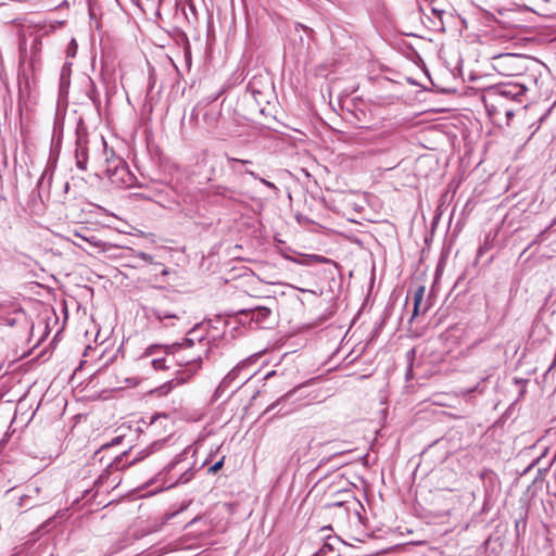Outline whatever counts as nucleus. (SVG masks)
Listing matches in <instances>:
<instances>
[{
    "label": "nucleus",
    "instance_id": "9d476101",
    "mask_svg": "<svg viewBox=\"0 0 556 556\" xmlns=\"http://www.w3.org/2000/svg\"><path fill=\"white\" fill-rule=\"evenodd\" d=\"M194 471L192 467L189 466L188 468L182 469L177 478L174 479V476L170 477L169 486L187 483L192 479Z\"/></svg>",
    "mask_w": 556,
    "mask_h": 556
},
{
    "label": "nucleus",
    "instance_id": "f257e3e1",
    "mask_svg": "<svg viewBox=\"0 0 556 556\" xmlns=\"http://www.w3.org/2000/svg\"><path fill=\"white\" fill-rule=\"evenodd\" d=\"M205 336V331L200 325H197L187 333V337L180 343H175L167 348L168 350L190 349L193 348L197 342L201 345V351L194 353L191 357H182L179 361V365L185 366L186 369L177 378L178 383L185 382L201 368L202 356L203 354H207L206 344H203Z\"/></svg>",
    "mask_w": 556,
    "mask_h": 556
},
{
    "label": "nucleus",
    "instance_id": "ddd939ff",
    "mask_svg": "<svg viewBox=\"0 0 556 556\" xmlns=\"http://www.w3.org/2000/svg\"><path fill=\"white\" fill-rule=\"evenodd\" d=\"M162 445L161 442H154L152 443L150 446H148L147 448L144 450H141L140 452H138L137 456L135 457L134 462L132 463H136L138 460H141L143 459L144 457H147L148 455H150L151 453H153L154 451H156L157 448H160Z\"/></svg>",
    "mask_w": 556,
    "mask_h": 556
},
{
    "label": "nucleus",
    "instance_id": "4468645a",
    "mask_svg": "<svg viewBox=\"0 0 556 556\" xmlns=\"http://www.w3.org/2000/svg\"><path fill=\"white\" fill-rule=\"evenodd\" d=\"M379 138H381L384 141V143H386L384 150L386 151L390 150L395 144L394 139H393V131L392 130H384V131H382L379 135Z\"/></svg>",
    "mask_w": 556,
    "mask_h": 556
},
{
    "label": "nucleus",
    "instance_id": "5701e85b",
    "mask_svg": "<svg viewBox=\"0 0 556 556\" xmlns=\"http://www.w3.org/2000/svg\"><path fill=\"white\" fill-rule=\"evenodd\" d=\"M137 257H139L140 260H142L147 263H152V260H153V257L150 254L144 253V252H139L137 254Z\"/></svg>",
    "mask_w": 556,
    "mask_h": 556
},
{
    "label": "nucleus",
    "instance_id": "393cba45",
    "mask_svg": "<svg viewBox=\"0 0 556 556\" xmlns=\"http://www.w3.org/2000/svg\"><path fill=\"white\" fill-rule=\"evenodd\" d=\"M348 504H349V502H333V503L329 504V507H341V506H344Z\"/></svg>",
    "mask_w": 556,
    "mask_h": 556
},
{
    "label": "nucleus",
    "instance_id": "2eb2a0df",
    "mask_svg": "<svg viewBox=\"0 0 556 556\" xmlns=\"http://www.w3.org/2000/svg\"><path fill=\"white\" fill-rule=\"evenodd\" d=\"M46 178H48V184L50 185L51 179H52V169H51V167L49 165H47L46 168L43 169V172H42V174H41V176H40V178L38 180L37 186L41 187L42 184H43V180Z\"/></svg>",
    "mask_w": 556,
    "mask_h": 556
},
{
    "label": "nucleus",
    "instance_id": "f8f14e48",
    "mask_svg": "<svg viewBox=\"0 0 556 556\" xmlns=\"http://www.w3.org/2000/svg\"><path fill=\"white\" fill-rule=\"evenodd\" d=\"M187 452L184 451L182 453L175 456V458L164 468V471L166 475H172V472L176 469L178 465H180L186 459Z\"/></svg>",
    "mask_w": 556,
    "mask_h": 556
},
{
    "label": "nucleus",
    "instance_id": "bb28decb",
    "mask_svg": "<svg viewBox=\"0 0 556 556\" xmlns=\"http://www.w3.org/2000/svg\"><path fill=\"white\" fill-rule=\"evenodd\" d=\"M156 349H157V346H153V345H152V346H149V348L147 349L146 354H147V355H151V354L154 352V350H156Z\"/></svg>",
    "mask_w": 556,
    "mask_h": 556
},
{
    "label": "nucleus",
    "instance_id": "b1692460",
    "mask_svg": "<svg viewBox=\"0 0 556 556\" xmlns=\"http://www.w3.org/2000/svg\"><path fill=\"white\" fill-rule=\"evenodd\" d=\"M514 381H515L516 384L521 386V390L519 392V396H522L525 394V392H526V388H525L526 380L515 379Z\"/></svg>",
    "mask_w": 556,
    "mask_h": 556
},
{
    "label": "nucleus",
    "instance_id": "f3484780",
    "mask_svg": "<svg viewBox=\"0 0 556 556\" xmlns=\"http://www.w3.org/2000/svg\"><path fill=\"white\" fill-rule=\"evenodd\" d=\"M245 173L249 174L250 176H252L255 179H260V181L262 184H264L266 187H268V188H270L273 190H277V187L275 186V184H273V182H270V181H268V180H266L264 178H260L257 176V174H255L254 172L247 169Z\"/></svg>",
    "mask_w": 556,
    "mask_h": 556
},
{
    "label": "nucleus",
    "instance_id": "423d86ee",
    "mask_svg": "<svg viewBox=\"0 0 556 556\" xmlns=\"http://www.w3.org/2000/svg\"><path fill=\"white\" fill-rule=\"evenodd\" d=\"M240 323L248 321L256 327L264 328L271 315V309L266 306H256L253 308L241 309L238 312Z\"/></svg>",
    "mask_w": 556,
    "mask_h": 556
},
{
    "label": "nucleus",
    "instance_id": "9b49d317",
    "mask_svg": "<svg viewBox=\"0 0 556 556\" xmlns=\"http://www.w3.org/2000/svg\"><path fill=\"white\" fill-rule=\"evenodd\" d=\"M214 194L230 201H238L236 191L225 186H216L214 188Z\"/></svg>",
    "mask_w": 556,
    "mask_h": 556
},
{
    "label": "nucleus",
    "instance_id": "6ab92c4d",
    "mask_svg": "<svg viewBox=\"0 0 556 556\" xmlns=\"http://www.w3.org/2000/svg\"><path fill=\"white\" fill-rule=\"evenodd\" d=\"M300 388H295L289 392H287L283 396H281L278 401H276L275 403H273L269 407H268V410H271L274 409L276 406L279 405L280 402L291 397Z\"/></svg>",
    "mask_w": 556,
    "mask_h": 556
},
{
    "label": "nucleus",
    "instance_id": "39448f33",
    "mask_svg": "<svg viewBox=\"0 0 556 556\" xmlns=\"http://www.w3.org/2000/svg\"><path fill=\"white\" fill-rule=\"evenodd\" d=\"M186 315V311L179 305H169L168 302L163 301L157 303L154 306L146 308V316L152 320H156L159 323L168 326L169 324L165 323L166 320L180 319Z\"/></svg>",
    "mask_w": 556,
    "mask_h": 556
},
{
    "label": "nucleus",
    "instance_id": "6e6552de",
    "mask_svg": "<svg viewBox=\"0 0 556 556\" xmlns=\"http://www.w3.org/2000/svg\"><path fill=\"white\" fill-rule=\"evenodd\" d=\"M425 292H426L425 286H418L414 291V296H413L414 311H413L410 321L419 315H425L428 312V309L430 308L431 304H430L429 300L425 299Z\"/></svg>",
    "mask_w": 556,
    "mask_h": 556
},
{
    "label": "nucleus",
    "instance_id": "20e7f679",
    "mask_svg": "<svg viewBox=\"0 0 556 556\" xmlns=\"http://www.w3.org/2000/svg\"><path fill=\"white\" fill-rule=\"evenodd\" d=\"M250 364L249 359H244L240 362L236 367H233L220 381L218 387L214 392V399L217 400L223 396V394L231 387L233 390L231 393L236 392L239 388H241L244 383H247L251 375L243 374L244 368Z\"/></svg>",
    "mask_w": 556,
    "mask_h": 556
},
{
    "label": "nucleus",
    "instance_id": "1a4fd4ad",
    "mask_svg": "<svg viewBox=\"0 0 556 556\" xmlns=\"http://www.w3.org/2000/svg\"><path fill=\"white\" fill-rule=\"evenodd\" d=\"M38 493H39V488H37V486L28 489V492L23 494L20 497V501L17 503L18 506L29 509V508H33V507L39 505L41 502L39 500H36V496L38 495Z\"/></svg>",
    "mask_w": 556,
    "mask_h": 556
},
{
    "label": "nucleus",
    "instance_id": "a878e982",
    "mask_svg": "<svg viewBox=\"0 0 556 556\" xmlns=\"http://www.w3.org/2000/svg\"><path fill=\"white\" fill-rule=\"evenodd\" d=\"M475 391H479V392H481V390H479V386H476V387H473V388L468 389L465 393H466V394H470V393H472V392H475Z\"/></svg>",
    "mask_w": 556,
    "mask_h": 556
},
{
    "label": "nucleus",
    "instance_id": "dca6fc26",
    "mask_svg": "<svg viewBox=\"0 0 556 556\" xmlns=\"http://www.w3.org/2000/svg\"><path fill=\"white\" fill-rule=\"evenodd\" d=\"M227 162H228L229 167L232 170H237V166H236L237 164H250L251 163V161H249V160H240V159L231 157L228 155H227Z\"/></svg>",
    "mask_w": 556,
    "mask_h": 556
},
{
    "label": "nucleus",
    "instance_id": "4be33fe9",
    "mask_svg": "<svg viewBox=\"0 0 556 556\" xmlns=\"http://www.w3.org/2000/svg\"><path fill=\"white\" fill-rule=\"evenodd\" d=\"M177 514H178V511L170 513V514H166V515L164 516V520H163V522H162L160 526L155 527V528L153 529V531H157V530H160V528H161V527H162V526H163L167 520L172 519V518H173V517H175Z\"/></svg>",
    "mask_w": 556,
    "mask_h": 556
},
{
    "label": "nucleus",
    "instance_id": "0eeeda50",
    "mask_svg": "<svg viewBox=\"0 0 556 556\" xmlns=\"http://www.w3.org/2000/svg\"><path fill=\"white\" fill-rule=\"evenodd\" d=\"M89 143L90 141L88 139L86 130L77 129L75 160L77 168L83 172L87 170Z\"/></svg>",
    "mask_w": 556,
    "mask_h": 556
},
{
    "label": "nucleus",
    "instance_id": "a211bd4d",
    "mask_svg": "<svg viewBox=\"0 0 556 556\" xmlns=\"http://www.w3.org/2000/svg\"><path fill=\"white\" fill-rule=\"evenodd\" d=\"M151 365L155 370H164L167 368L165 358H154L152 359Z\"/></svg>",
    "mask_w": 556,
    "mask_h": 556
},
{
    "label": "nucleus",
    "instance_id": "c85d7f7f",
    "mask_svg": "<svg viewBox=\"0 0 556 556\" xmlns=\"http://www.w3.org/2000/svg\"><path fill=\"white\" fill-rule=\"evenodd\" d=\"M506 115H507V116H510V115H511V112H510V111H506Z\"/></svg>",
    "mask_w": 556,
    "mask_h": 556
},
{
    "label": "nucleus",
    "instance_id": "f03ea898",
    "mask_svg": "<svg viewBox=\"0 0 556 556\" xmlns=\"http://www.w3.org/2000/svg\"><path fill=\"white\" fill-rule=\"evenodd\" d=\"M102 147L103 153L105 154V162L108 163V167L105 169L106 176L112 181V184L119 186H131L132 176L127 168V165L118 157H114V152L111 151V156H109L106 141L103 137L96 142Z\"/></svg>",
    "mask_w": 556,
    "mask_h": 556
},
{
    "label": "nucleus",
    "instance_id": "cd10ccee",
    "mask_svg": "<svg viewBox=\"0 0 556 556\" xmlns=\"http://www.w3.org/2000/svg\"><path fill=\"white\" fill-rule=\"evenodd\" d=\"M198 520V518H193L187 526L186 528L190 527L191 525H193L195 521Z\"/></svg>",
    "mask_w": 556,
    "mask_h": 556
},
{
    "label": "nucleus",
    "instance_id": "412c9836",
    "mask_svg": "<svg viewBox=\"0 0 556 556\" xmlns=\"http://www.w3.org/2000/svg\"><path fill=\"white\" fill-rule=\"evenodd\" d=\"M172 384H173V381H170L169 383H165V384L161 386V387L157 389V392H159L161 395H166V394L172 390Z\"/></svg>",
    "mask_w": 556,
    "mask_h": 556
},
{
    "label": "nucleus",
    "instance_id": "7ed1b4c3",
    "mask_svg": "<svg viewBox=\"0 0 556 556\" xmlns=\"http://www.w3.org/2000/svg\"><path fill=\"white\" fill-rule=\"evenodd\" d=\"M526 88L516 84H504L489 88L483 96V102L489 112L494 110L496 104H502V100L520 101L525 94Z\"/></svg>",
    "mask_w": 556,
    "mask_h": 556
},
{
    "label": "nucleus",
    "instance_id": "aec40b11",
    "mask_svg": "<svg viewBox=\"0 0 556 556\" xmlns=\"http://www.w3.org/2000/svg\"><path fill=\"white\" fill-rule=\"evenodd\" d=\"M224 465V457L208 468L210 473H216Z\"/></svg>",
    "mask_w": 556,
    "mask_h": 556
}]
</instances>
